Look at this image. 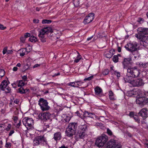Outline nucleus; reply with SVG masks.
<instances>
[{
    "label": "nucleus",
    "mask_w": 148,
    "mask_h": 148,
    "mask_svg": "<svg viewBox=\"0 0 148 148\" xmlns=\"http://www.w3.org/2000/svg\"><path fill=\"white\" fill-rule=\"evenodd\" d=\"M77 125L75 123H70L66 128V135L69 137H71L75 133Z\"/></svg>",
    "instance_id": "nucleus-1"
},
{
    "label": "nucleus",
    "mask_w": 148,
    "mask_h": 148,
    "mask_svg": "<svg viewBox=\"0 0 148 148\" xmlns=\"http://www.w3.org/2000/svg\"><path fill=\"white\" fill-rule=\"evenodd\" d=\"M33 142L35 145H41L46 146L48 145L46 139L43 136H40L36 137L33 140Z\"/></svg>",
    "instance_id": "nucleus-2"
},
{
    "label": "nucleus",
    "mask_w": 148,
    "mask_h": 148,
    "mask_svg": "<svg viewBox=\"0 0 148 148\" xmlns=\"http://www.w3.org/2000/svg\"><path fill=\"white\" fill-rule=\"evenodd\" d=\"M108 140V136L105 135H103L97 138L95 144L99 147H102L104 145Z\"/></svg>",
    "instance_id": "nucleus-3"
},
{
    "label": "nucleus",
    "mask_w": 148,
    "mask_h": 148,
    "mask_svg": "<svg viewBox=\"0 0 148 148\" xmlns=\"http://www.w3.org/2000/svg\"><path fill=\"white\" fill-rule=\"evenodd\" d=\"M141 95L140 94L137 96V98L136 100L137 104L142 106L145 104L148 103V99L144 97V92H141Z\"/></svg>",
    "instance_id": "nucleus-4"
},
{
    "label": "nucleus",
    "mask_w": 148,
    "mask_h": 148,
    "mask_svg": "<svg viewBox=\"0 0 148 148\" xmlns=\"http://www.w3.org/2000/svg\"><path fill=\"white\" fill-rule=\"evenodd\" d=\"M127 73L128 75L133 77H138L140 74L139 70L136 67L129 68L127 69Z\"/></svg>",
    "instance_id": "nucleus-5"
},
{
    "label": "nucleus",
    "mask_w": 148,
    "mask_h": 148,
    "mask_svg": "<svg viewBox=\"0 0 148 148\" xmlns=\"http://www.w3.org/2000/svg\"><path fill=\"white\" fill-rule=\"evenodd\" d=\"M104 148H121V145L114 139L110 140L104 146Z\"/></svg>",
    "instance_id": "nucleus-6"
},
{
    "label": "nucleus",
    "mask_w": 148,
    "mask_h": 148,
    "mask_svg": "<svg viewBox=\"0 0 148 148\" xmlns=\"http://www.w3.org/2000/svg\"><path fill=\"white\" fill-rule=\"evenodd\" d=\"M38 104L42 111L48 110L50 107L48 106V103L47 100L41 98L38 101Z\"/></svg>",
    "instance_id": "nucleus-7"
},
{
    "label": "nucleus",
    "mask_w": 148,
    "mask_h": 148,
    "mask_svg": "<svg viewBox=\"0 0 148 148\" xmlns=\"http://www.w3.org/2000/svg\"><path fill=\"white\" fill-rule=\"evenodd\" d=\"M22 122L23 124L28 130L30 129L33 126L34 122L32 119L25 117L23 119Z\"/></svg>",
    "instance_id": "nucleus-8"
},
{
    "label": "nucleus",
    "mask_w": 148,
    "mask_h": 148,
    "mask_svg": "<svg viewBox=\"0 0 148 148\" xmlns=\"http://www.w3.org/2000/svg\"><path fill=\"white\" fill-rule=\"evenodd\" d=\"M137 43H129L125 46V48L129 51L132 52L137 50Z\"/></svg>",
    "instance_id": "nucleus-9"
},
{
    "label": "nucleus",
    "mask_w": 148,
    "mask_h": 148,
    "mask_svg": "<svg viewBox=\"0 0 148 148\" xmlns=\"http://www.w3.org/2000/svg\"><path fill=\"white\" fill-rule=\"evenodd\" d=\"M135 36L140 41L148 44V36L140 34H136Z\"/></svg>",
    "instance_id": "nucleus-10"
},
{
    "label": "nucleus",
    "mask_w": 148,
    "mask_h": 148,
    "mask_svg": "<svg viewBox=\"0 0 148 148\" xmlns=\"http://www.w3.org/2000/svg\"><path fill=\"white\" fill-rule=\"evenodd\" d=\"M94 18V14L91 13L88 14L84 19L83 22L85 24H87L91 22Z\"/></svg>",
    "instance_id": "nucleus-11"
},
{
    "label": "nucleus",
    "mask_w": 148,
    "mask_h": 148,
    "mask_svg": "<svg viewBox=\"0 0 148 148\" xmlns=\"http://www.w3.org/2000/svg\"><path fill=\"white\" fill-rule=\"evenodd\" d=\"M132 60V58L130 57L124 58L122 63L124 69H127V68L128 69L129 68V66L130 64V62Z\"/></svg>",
    "instance_id": "nucleus-12"
},
{
    "label": "nucleus",
    "mask_w": 148,
    "mask_h": 148,
    "mask_svg": "<svg viewBox=\"0 0 148 148\" xmlns=\"http://www.w3.org/2000/svg\"><path fill=\"white\" fill-rule=\"evenodd\" d=\"M143 84L142 79H138L136 80L133 79L131 85L134 86H140Z\"/></svg>",
    "instance_id": "nucleus-13"
},
{
    "label": "nucleus",
    "mask_w": 148,
    "mask_h": 148,
    "mask_svg": "<svg viewBox=\"0 0 148 148\" xmlns=\"http://www.w3.org/2000/svg\"><path fill=\"white\" fill-rule=\"evenodd\" d=\"M50 115L49 113H43L40 114L38 117L39 119L45 121L49 119Z\"/></svg>",
    "instance_id": "nucleus-14"
},
{
    "label": "nucleus",
    "mask_w": 148,
    "mask_h": 148,
    "mask_svg": "<svg viewBox=\"0 0 148 148\" xmlns=\"http://www.w3.org/2000/svg\"><path fill=\"white\" fill-rule=\"evenodd\" d=\"M139 115L141 116L143 119L147 117L148 114L146 108L142 109L139 112Z\"/></svg>",
    "instance_id": "nucleus-15"
},
{
    "label": "nucleus",
    "mask_w": 148,
    "mask_h": 148,
    "mask_svg": "<svg viewBox=\"0 0 148 148\" xmlns=\"http://www.w3.org/2000/svg\"><path fill=\"white\" fill-rule=\"evenodd\" d=\"M137 31L138 32L137 34L144 35L148 34V28L140 27L138 28Z\"/></svg>",
    "instance_id": "nucleus-16"
},
{
    "label": "nucleus",
    "mask_w": 148,
    "mask_h": 148,
    "mask_svg": "<svg viewBox=\"0 0 148 148\" xmlns=\"http://www.w3.org/2000/svg\"><path fill=\"white\" fill-rule=\"evenodd\" d=\"M50 27H47L45 28L42 29H41L39 32V34H41V35H45L46 34L48 33L50 31L49 29Z\"/></svg>",
    "instance_id": "nucleus-17"
},
{
    "label": "nucleus",
    "mask_w": 148,
    "mask_h": 148,
    "mask_svg": "<svg viewBox=\"0 0 148 148\" xmlns=\"http://www.w3.org/2000/svg\"><path fill=\"white\" fill-rule=\"evenodd\" d=\"M61 138V134L59 132H56L54 134L53 138L56 141L60 140Z\"/></svg>",
    "instance_id": "nucleus-18"
},
{
    "label": "nucleus",
    "mask_w": 148,
    "mask_h": 148,
    "mask_svg": "<svg viewBox=\"0 0 148 148\" xmlns=\"http://www.w3.org/2000/svg\"><path fill=\"white\" fill-rule=\"evenodd\" d=\"M115 50L114 49H112L110 50L108 53L106 54V57L108 58H111L112 56L114 54Z\"/></svg>",
    "instance_id": "nucleus-19"
},
{
    "label": "nucleus",
    "mask_w": 148,
    "mask_h": 148,
    "mask_svg": "<svg viewBox=\"0 0 148 148\" xmlns=\"http://www.w3.org/2000/svg\"><path fill=\"white\" fill-rule=\"evenodd\" d=\"M8 85V83L7 81L5 80H4L1 82L0 85V88L2 90H3L7 87Z\"/></svg>",
    "instance_id": "nucleus-20"
},
{
    "label": "nucleus",
    "mask_w": 148,
    "mask_h": 148,
    "mask_svg": "<svg viewBox=\"0 0 148 148\" xmlns=\"http://www.w3.org/2000/svg\"><path fill=\"white\" fill-rule=\"evenodd\" d=\"M132 77L130 76H126L124 78V79L125 82H128L131 84L133 80V79L132 78Z\"/></svg>",
    "instance_id": "nucleus-21"
},
{
    "label": "nucleus",
    "mask_w": 148,
    "mask_h": 148,
    "mask_svg": "<svg viewBox=\"0 0 148 148\" xmlns=\"http://www.w3.org/2000/svg\"><path fill=\"white\" fill-rule=\"evenodd\" d=\"M29 90L28 89H24L23 88L21 87L18 89V92L21 94L29 92Z\"/></svg>",
    "instance_id": "nucleus-22"
},
{
    "label": "nucleus",
    "mask_w": 148,
    "mask_h": 148,
    "mask_svg": "<svg viewBox=\"0 0 148 148\" xmlns=\"http://www.w3.org/2000/svg\"><path fill=\"white\" fill-rule=\"evenodd\" d=\"M79 131H82L84 132L87 130V126L86 125H81L79 126Z\"/></svg>",
    "instance_id": "nucleus-23"
},
{
    "label": "nucleus",
    "mask_w": 148,
    "mask_h": 148,
    "mask_svg": "<svg viewBox=\"0 0 148 148\" xmlns=\"http://www.w3.org/2000/svg\"><path fill=\"white\" fill-rule=\"evenodd\" d=\"M132 53L135 59L138 58L140 56L139 53L137 50L132 52Z\"/></svg>",
    "instance_id": "nucleus-24"
},
{
    "label": "nucleus",
    "mask_w": 148,
    "mask_h": 148,
    "mask_svg": "<svg viewBox=\"0 0 148 148\" xmlns=\"http://www.w3.org/2000/svg\"><path fill=\"white\" fill-rule=\"evenodd\" d=\"M74 54L76 55L77 56V58L74 60V62L77 63L81 58V56L79 55V53L77 51H76V52Z\"/></svg>",
    "instance_id": "nucleus-25"
},
{
    "label": "nucleus",
    "mask_w": 148,
    "mask_h": 148,
    "mask_svg": "<svg viewBox=\"0 0 148 148\" xmlns=\"http://www.w3.org/2000/svg\"><path fill=\"white\" fill-rule=\"evenodd\" d=\"M95 94L97 95L100 94L102 92V89L99 87H97L95 89Z\"/></svg>",
    "instance_id": "nucleus-26"
},
{
    "label": "nucleus",
    "mask_w": 148,
    "mask_h": 148,
    "mask_svg": "<svg viewBox=\"0 0 148 148\" xmlns=\"http://www.w3.org/2000/svg\"><path fill=\"white\" fill-rule=\"evenodd\" d=\"M29 40L31 42H35L38 41L37 38L34 36H30L29 38Z\"/></svg>",
    "instance_id": "nucleus-27"
},
{
    "label": "nucleus",
    "mask_w": 148,
    "mask_h": 148,
    "mask_svg": "<svg viewBox=\"0 0 148 148\" xmlns=\"http://www.w3.org/2000/svg\"><path fill=\"white\" fill-rule=\"evenodd\" d=\"M139 66L141 68H146L148 66V64L147 63H140L139 64Z\"/></svg>",
    "instance_id": "nucleus-28"
},
{
    "label": "nucleus",
    "mask_w": 148,
    "mask_h": 148,
    "mask_svg": "<svg viewBox=\"0 0 148 148\" xmlns=\"http://www.w3.org/2000/svg\"><path fill=\"white\" fill-rule=\"evenodd\" d=\"M73 4L75 7H78L80 4L79 0H73Z\"/></svg>",
    "instance_id": "nucleus-29"
},
{
    "label": "nucleus",
    "mask_w": 148,
    "mask_h": 148,
    "mask_svg": "<svg viewBox=\"0 0 148 148\" xmlns=\"http://www.w3.org/2000/svg\"><path fill=\"white\" fill-rule=\"evenodd\" d=\"M25 84V82L22 80H20L18 81V87H22Z\"/></svg>",
    "instance_id": "nucleus-30"
},
{
    "label": "nucleus",
    "mask_w": 148,
    "mask_h": 148,
    "mask_svg": "<svg viewBox=\"0 0 148 148\" xmlns=\"http://www.w3.org/2000/svg\"><path fill=\"white\" fill-rule=\"evenodd\" d=\"M109 98L111 100H113L114 99V94L112 91H110L109 92Z\"/></svg>",
    "instance_id": "nucleus-31"
},
{
    "label": "nucleus",
    "mask_w": 148,
    "mask_h": 148,
    "mask_svg": "<svg viewBox=\"0 0 148 148\" xmlns=\"http://www.w3.org/2000/svg\"><path fill=\"white\" fill-rule=\"evenodd\" d=\"M92 115V113H89L88 112H85L84 114V117H91Z\"/></svg>",
    "instance_id": "nucleus-32"
},
{
    "label": "nucleus",
    "mask_w": 148,
    "mask_h": 148,
    "mask_svg": "<svg viewBox=\"0 0 148 148\" xmlns=\"http://www.w3.org/2000/svg\"><path fill=\"white\" fill-rule=\"evenodd\" d=\"M78 136H79V138H83L84 137V132H82V131H78Z\"/></svg>",
    "instance_id": "nucleus-33"
},
{
    "label": "nucleus",
    "mask_w": 148,
    "mask_h": 148,
    "mask_svg": "<svg viewBox=\"0 0 148 148\" xmlns=\"http://www.w3.org/2000/svg\"><path fill=\"white\" fill-rule=\"evenodd\" d=\"M5 74V72L3 69H0V78L1 79Z\"/></svg>",
    "instance_id": "nucleus-34"
},
{
    "label": "nucleus",
    "mask_w": 148,
    "mask_h": 148,
    "mask_svg": "<svg viewBox=\"0 0 148 148\" xmlns=\"http://www.w3.org/2000/svg\"><path fill=\"white\" fill-rule=\"evenodd\" d=\"M52 22V21L50 20H47V19H44L42 21V24H49L51 23Z\"/></svg>",
    "instance_id": "nucleus-35"
},
{
    "label": "nucleus",
    "mask_w": 148,
    "mask_h": 148,
    "mask_svg": "<svg viewBox=\"0 0 148 148\" xmlns=\"http://www.w3.org/2000/svg\"><path fill=\"white\" fill-rule=\"evenodd\" d=\"M20 51H22V52L20 53V56H24L25 54V52L26 51V49H21Z\"/></svg>",
    "instance_id": "nucleus-36"
},
{
    "label": "nucleus",
    "mask_w": 148,
    "mask_h": 148,
    "mask_svg": "<svg viewBox=\"0 0 148 148\" xmlns=\"http://www.w3.org/2000/svg\"><path fill=\"white\" fill-rule=\"evenodd\" d=\"M67 86H70L75 88L77 87V86H76L74 82L69 83L66 84Z\"/></svg>",
    "instance_id": "nucleus-37"
},
{
    "label": "nucleus",
    "mask_w": 148,
    "mask_h": 148,
    "mask_svg": "<svg viewBox=\"0 0 148 148\" xmlns=\"http://www.w3.org/2000/svg\"><path fill=\"white\" fill-rule=\"evenodd\" d=\"M118 56L116 55L114 56L112 58L113 61L115 62H117L118 61Z\"/></svg>",
    "instance_id": "nucleus-38"
},
{
    "label": "nucleus",
    "mask_w": 148,
    "mask_h": 148,
    "mask_svg": "<svg viewBox=\"0 0 148 148\" xmlns=\"http://www.w3.org/2000/svg\"><path fill=\"white\" fill-rule=\"evenodd\" d=\"M81 82V81H75L74 82L75 84V85L76 86H77V87H78V86H80L81 85V83L80 82Z\"/></svg>",
    "instance_id": "nucleus-39"
},
{
    "label": "nucleus",
    "mask_w": 148,
    "mask_h": 148,
    "mask_svg": "<svg viewBox=\"0 0 148 148\" xmlns=\"http://www.w3.org/2000/svg\"><path fill=\"white\" fill-rule=\"evenodd\" d=\"M5 91V92L7 93H9L11 91V89L8 86H7V87L4 89V90H3Z\"/></svg>",
    "instance_id": "nucleus-40"
},
{
    "label": "nucleus",
    "mask_w": 148,
    "mask_h": 148,
    "mask_svg": "<svg viewBox=\"0 0 148 148\" xmlns=\"http://www.w3.org/2000/svg\"><path fill=\"white\" fill-rule=\"evenodd\" d=\"M3 124H0V133L2 132L4 130Z\"/></svg>",
    "instance_id": "nucleus-41"
},
{
    "label": "nucleus",
    "mask_w": 148,
    "mask_h": 148,
    "mask_svg": "<svg viewBox=\"0 0 148 148\" xmlns=\"http://www.w3.org/2000/svg\"><path fill=\"white\" fill-rule=\"evenodd\" d=\"M133 118L138 123L139 122L140 120L138 119V116L136 115H135L134 116Z\"/></svg>",
    "instance_id": "nucleus-42"
},
{
    "label": "nucleus",
    "mask_w": 148,
    "mask_h": 148,
    "mask_svg": "<svg viewBox=\"0 0 148 148\" xmlns=\"http://www.w3.org/2000/svg\"><path fill=\"white\" fill-rule=\"evenodd\" d=\"M109 71L108 69H106L103 71V73L104 75H107L108 74Z\"/></svg>",
    "instance_id": "nucleus-43"
},
{
    "label": "nucleus",
    "mask_w": 148,
    "mask_h": 148,
    "mask_svg": "<svg viewBox=\"0 0 148 148\" xmlns=\"http://www.w3.org/2000/svg\"><path fill=\"white\" fill-rule=\"evenodd\" d=\"M26 38L24 36H22L20 38V41L22 43H24Z\"/></svg>",
    "instance_id": "nucleus-44"
},
{
    "label": "nucleus",
    "mask_w": 148,
    "mask_h": 148,
    "mask_svg": "<svg viewBox=\"0 0 148 148\" xmlns=\"http://www.w3.org/2000/svg\"><path fill=\"white\" fill-rule=\"evenodd\" d=\"M114 74L116 76L118 77H119L120 76V73L116 71H114Z\"/></svg>",
    "instance_id": "nucleus-45"
},
{
    "label": "nucleus",
    "mask_w": 148,
    "mask_h": 148,
    "mask_svg": "<svg viewBox=\"0 0 148 148\" xmlns=\"http://www.w3.org/2000/svg\"><path fill=\"white\" fill-rule=\"evenodd\" d=\"M93 76H90L88 77L85 78L84 79V80L85 81H86V80L89 81V80H91L93 78Z\"/></svg>",
    "instance_id": "nucleus-46"
},
{
    "label": "nucleus",
    "mask_w": 148,
    "mask_h": 148,
    "mask_svg": "<svg viewBox=\"0 0 148 148\" xmlns=\"http://www.w3.org/2000/svg\"><path fill=\"white\" fill-rule=\"evenodd\" d=\"M11 127V125L10 124H8L7 126V127L6 128V130L8 131H9Z\"/></svg>",
    "instance_id": "nucleus-47"
},
{
    "label": "nucleus",
    "mask_w": 148,
    "mask_h": 148,
    "mask_svg": "<svg viewBox=\"0 0 148 148\" xmlns=\"http://www.w3.org/2000/svg\"><path fill=\"white\" fill-rule=\"evenodd\" d=\"M11 146V143H6L5 145V147L7 148H10Z\"/></svg>",
    "instance_id": "nucleus-48"
},
{
    "label": "nucleus",
    "mask_w": 148,
    "mask_h": 148,
    "mask_svg": "<svg viewBox=\"0 0 148 148\" xmlns=\"http://www.w3.org/2000/svg\"><path fill=\"white\" fill-rule=\"evenodd\" d=\"M40 39L42 42H46V38L45 37L44 38H40Z\"/></svg>",
    "instance_id": "nucleus-49"
},
{
    "label": "nucleus",
    "mask_w": 148,
    "mask_h": 148,
    "mask_svg": "<svg viewBox=\"0 0 148 148\" xmlns=\"http://www.w3.org/2000/svg\"><path fill=\"white\" fill-rule=\"evenodd\" d=\"M33 22L34 23H38L39 22V20L37 19H34L33 20Z\"/></svg>",
    "instance_id": "nucleus-50"
},
{
    "label": "nucleus",
    "mask_w": 148,
    "mask_h": 148,
    "mask_svg": "<svg viewBox=\"0 0 148 148\" xmlns=\"http://www.w3.org/2000/svg\"><path fill=\"white\" fill-rule=\"evenodd\" d=\"M107 132L110 135H111L112 134V132L108 128L107 129Z\"/></svg>",
    "instance_id": "nucleus-51"
},
{
    "label": "nucleus",
    "mask_w": 148,
    "mask_h": 148,
    "mask_svg": "<svg viewBox=\"0 0 148 148\" xmlns=\"http://www.w3.org/2000/svg\"><path fill=\"white\" fill-rule=\"evenodd\" d=\"M30 36V34L29 33H26L24 36V37H25V38H28V37H29Z\"/></svg>",
    "instance_id": "nucleus-52"
},
{
    "label": "nucleus",
    "mask_w": 148,
    "mask_h": 148,
    "mask_svg": "<svg viewBox=\"0 0 148 148\" xmlns=\"http://www.w3.org/2000/svg\"><path fill=\"white\" fill-rule=\"evenodd\" d=\"M6 27L3 26L2 25L0 24V29L2 30H4L6 29Z\"/></svg>",
    "instance_id": "nucleus-53"
},
{
    "label": "nucleus",
    "mask_w": 148,
    "mask_h": 148,
    "mask_svg": "<svg viewBox=\"0 0 148 148\" xmlns=\"http://www.w3.org/2000/svg\"><path fill=\"white\" fill-rule=\"evenodd\" d=\"M7 51V48L6 47H5L4 48L3 51V54H5Z\"/></svg>",
    "instance_id": "nucleus-54"
},
{
    "label": "nucleus",
    "mask_w": 148,
    "mask_h": 148,
    "mask_svg": "<svg viewBox=\"0 0 148 148\" xmlns=\"http://www.w3.org/2000/svg\"><path fill=\"white\" fill-rule=\"evenodd\" d=\"M22 79L24 80V81L25 82V81L27 80V77L26 75H24L22 77Z\"/></svg>",
    "instance_id": "nucleus-55"
},
{
    "label": "nucleus",
    "mask_w": 148,
    "mask_h": 148,
    "mask_svg": "<svg viewBox=\"0 0 148 148\" xmlns=\"http://www.w3.org/2000/svg\"><path fill=\"white\" fill-rule=\"evenodd\" d=\"M14 102L16 104H18L19 103V100H18L17 99H16L14 100Z\"/></svg>",
    "instance_id": "nucleus-56"
},
{
    "label": "nucleus",
    "mask_w": 148,
    "mask_h": 148,
    "mask_svg": "<svg viewBox=\"0 0 148 148\" xmlns=\"http://www.w3.org/2000/svg\"><path fill=\"white\" fill-rule=\"evenodd\" d=\"M14 131L13 130H11L9 132V136H11L14 133Z\"/></svg>",
    "instance_id": "nucleus-57"
},
{
    "label": "nucleus",
    "mask_w": 148,
    "mask_h": 148,
    "mask_svg": "<svg viewBox=\"0 0 148 148\" xmlns=\"http://www.w3.org/2000/svg\"><path fill=\"white\" fill-rule=\"evenodd\" d=\"M38 36L40 38H44L45 37V35H41V34H38Z\"/></svg>",
    "instance_id": "nucleus-58"
},
{
    "label": "nucleus",
    "mask_w": 148,
    "mask_h": 148,
    "mask_svg": "<svg viewBox=\"0 0 148 148\" xmlns=\"http://www.w3.org/2000/svg\"><path fill=\"white\" fill-rule=\"evenodd\" d=\"M95 125L97 126H101L102 125V123H101L97 122L96 123Z\"/></svg>",
    "instance_id": "nucleus-59"
},
{
    "label": "nucleus",
    "mask_w": 148,
    "mask_h": 148,
    "mask_svg": "<svg viewBox=\"0 0 148 148\" xmlns=\"http://www.w3.org/2000/svg\"><path fill=\"white\" fill-rule=\"evenodd\" d=\"M135 115H134V113L133 112H131L130 114V116L131 117H134V116Z\"/></svg>",
    "instance_id": "nucleus-60"
},
{
    "label": "nucleus",
    "mask_w": 148,
    "mask_h": 148,
    "mask_svg": "<svg viewBox=\"0 0 148 148\" xmlns=\"http://www.w3.org/2000/svg\"><path fill=\"white\" fill-rule=\"evenodd\" d=\"M60 75V73H55L54 74V75L52 76V77H54L56 76L59 75Z\"/></svg>",
    "instance_id": "nucleus-61"
},
{
    "label": "nucleus",
    "mask_w": 148,
    "mask_h": 148,
    "mask_svg": "<svg viewBox=\"0 0 148 148\" xmlns=\"http://www.w3.org/2000/svg\"><path fill=\"white\" fill-rule=\"evenodd\" d=\"M40 64H36L34 66L33 68H35L36 67H39L40 66Z\"/></svg>",
    "instance_id": "nucleus-62"
},
{
    "label": "nucleus",
    "mask_w": 148,
    "mask_h": 148,
    "mask_svg": "<svg viewBox=\"0 0 148 148\" xmlns=\"http://www.w3.org/2000/svg\"><path fill=\"white\" fill-rule=\"evenodd\" d=\"M21 121H19V123L17 124L16 127L18 128L21 125Z\"/></svg>",
    "instance_id": "nucleus-63"
},
{
    "label": "nucleus",
    "mask_w": 148,
    "mask_h": 148,
    "mask_svg": "<svg viewBox=\"0 0 148 148\" xmlns=\"http://www.w3.org/2000/svg\"><path fill=\"white\" fill-rule=\"evenodd\" d=\"M59 148H68V147L67 146H65L64 145H63Z\"/></svg>",
    "instance_id": "nucleus-64"
}]
</instances>
